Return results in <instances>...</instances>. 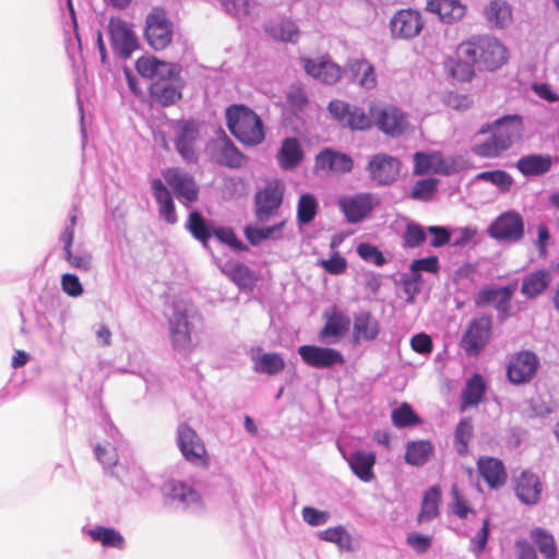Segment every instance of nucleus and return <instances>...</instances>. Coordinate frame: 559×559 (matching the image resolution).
<instances>
[{
  "label": "nucleus",
  "mask_w": 559,
  "mask_h": 559,
  "mask_svg": "<svg viewBox=\"0 0 559 559\" xmlns=\"http://www.w3.org/2000/svg\"><path fill=\"white\" fill-rule=\"evenodd\" d=\"M165 316L173 350L188 359L198 346L195 335L202 324V316L190 301L183 299L174 301Z\"/></svg>",
  "instance_id": "1"
},
{
  "label": "nucleus",
  "mask_w": 559,
  "mask_h": 559,
  "mask_svg": "<svg viewBox=\"0 0 559 559\" xmlns=\"http://www.w3.org/2000/svg\"><path fill=\"white\" fill-rule=\"evenodd\" d=\"M523 131L522 118L509 115L485 124L479 134L490 132L491 136L483 143L476 144L473 152L480 157L493 158L507 151L513 142L521 138Z\"/></svg>",
  "instance_id": "2"
},
{
  "label": "nucleus",
  "mask_w": 559,
  "mask_h": 559,
  "mask_svg": "<svg viewBox=\"0 0 559 559\" xmlns=\"http://www.w3.org/2000/svg\"><path fill=\"white\" fill-rule=\"evenodd\" d=\"M460 55L476 61L480 70H496L508 61L503 44L488 35L473 36L460 44Z\"/></svg>",
  "instance_id": "3"
},
{
  "label": "nucleus",
  "mask_w": 559,
  "mask_h": 559,
  "mask_svg": "<svg viewBox=\"0 0 559 559\" xmlns=\"http://www.w3.org/2000/svg\"><path fill=\"white\" fill-rule=\"evenodd\" d=\"M227 127L246 145H257L264 139V129L259 116L242 105H233L226 110Z\"/></svg>",
  "instance_id": "4"
},
{
  "label": "nucleus",
  "mask_w": 559,
  "mask_h": 559,
  "mask_svg": "<svg viewBox=\"0 0 559 559\" xmlns=\"http://www.w3.org/2000/svg\"><path fill=\"white\" fill-rule=\"evenodd\" d=\"M328 109L340 124L353 131H365L374 127L373 102L366 110L344 100L334 99L329 103Z\"/></svg>",
  "instance_id": "5"
},
{
  "label": "nucleus",
  "mask_w": 559,
  "mask_h": 559,
  "mask_svg": "<svg viewBox=\"0 0 559 559\" xmlns=\"http://www.w3.org/2000/svg\"><path fill=\"white\" fill-rule=\"evenodd\" d=\"M413 173L417 176L430 173L449 176L461 171L464 167L462 157H444L440 152H416L413 156Z\"/></svg>",
  "instance_id": "6"
},
{
  "label": "nucleus",
  "mask_w": 559,
  "mask_h": 559,
  "mask_svg": "<svg viewBox=\"0 0 559 559\" xmlns=\"http://www.w3.org/2000/svg\"><path fill=\"white\" fill-rule=\"evenodd\" d=\"M524 219L515 210L501 213L487 228L488 236L500 242H518L524 237Z\"/></svg>",
  "instance_id": "7"
},
{
  "label": "nucleus",
  "mask_w": 559,
  "mask_h": 559,
  "mask_svg": "<svg viewBox=\"0 0 559 559\" xmlns=\"http://www.w3.org/2000/svg\"><path fill=\"white\" fill-rule=\"evenodd\" d=\"M110 46L116 56L128 59L139 48L138 36L133 27L120 17H111L108 23Z\"/></svg>",
  "instance_id": "8"
},
{
  "label": "nucleus",
  "mask_w": 559,
  "mask_h": 559,
  "mask_svg": "<svg viewBox=\"0 0 559 559\" xmlns=\"http://www.w3.org/2000/svg\"><path fill=\"white\" fill-rule=\"evenodd\" d=\"M492 331V320L487 314L472 319L464 332L461 346L468 356H477L486 347Z\"/></svg>",
  "instance_id": "9"
},
{
  "label": "nucleus",
  "mask_w": 559,
  "mask_h": 559,
  "mask_svg": "<svg viewBox=\"0 0 559 559\" xmlns=\"http://www.w3.org/2000/svg\"><path fill=\"white\" fill-rule=\"evenodd\" d=\"M145 38L155 50L166 48L173 38V25L162 8H153L146 16Z\"/></svg>",
  "instance_id": "10"
},
{
  "label": "nucleus",
  "mask_w": 559,
  "mask_h": 559,
  "mask_svg": "<svg viewBox=\"0 0 559 559\" xmlns=\"http://www.w3.org/2000/svg\"><path fill=\"white\" fill-rule=\"evenodd\" d=\"M380 204L371 192H360L340 198L338 207L349 224H357L367 218Z\"/></svg>",
  "instance_id": "11"
},
{
  "label": "nucleus",
  "mask_w": 559,
  "mask_h": 559,
  "mask_svg": "<svg viewBox=\"0 0 559 559\" xmlns=\"http://www.w3.org/2000/svg\"><path fill=\"white\" fill-rule=\"evenodd\" d=\"M389 26L392 38L411 40L421 33L425 21L419 11L401 9L393 14Z\"/></svg>",
  "instance_id": "12"
},
{
  "label": "nucleus",
  "mask_w": 559,
  "mask_h": 559,
  "mask_svg": "<svg viewBox=\"0 0 559 559\" xmlns=\"http://www.w3.org/2000/svg\"><path fill=\"white\" fill-rule=\"evenodd\" d=\"M374 127L384 134L400 136L408 126L406 115L399 108L373 102Z\"/></svg>",
  "instance_id": "13"
},
{
  "label": "nucleus",
  "mask_w": 559,
  "mask_h": 559,
  "mask_svg": "<svg viewBox=\"0 0 559 559\" xmlns=\"http://www.w3.org/2000/svg\"><path fill=\"white\" fill-rule=\"evenodd\" d=\"M324 325L318 333V338L324 344H336L348 332L350 318L336 305L329 307L322 314Z\"/></svg>",
  "instance_id": "14"
},
{
  "label": "nucleus",
  "mask_w": 559,
  "mask_h": 559,
  "mask_svg": "<svg viewBox=\"0 0 559 559\" xmlns=\"http://www.w3.org/2000/svg\"><path fill=\"white\" fill-rule=\"evenodd\" d=\"M402 162L392 155L378 153L369 159L366 169L369 178L379 186H390L400 176Z\"/></svg>",
  "instance_id": "15"
},
{
  "label": "nucleus",
  "mask_w": 559,
  "mask_h": 559,
  "mask_svg": "<svg viewBox=\"0 0 559 559\" xmlns=\"http://www.w3.org/2000/svg\"><path fill=\"white\" fill-rule=\"evenodd\" d=\"M177 444L188 462L201 466L207 465L205 445L197 432L187 424H180L177 428Z\"/></svg>",
  "instance_id": "16"
},
{
  "label": "nucleus",
  "mask_w": 559,
  "mask_h": 559,
  "mask_svg": "<svg viewBox=\"0 0 559 559\" xmlns=\"http://www.w3.org/2000/svg\"><path fill=\"white\" fill-rule=\"evenodd\" d=\"M176 151L186 162L197 160L195 144L199 140L198 124L192 120L174 122Z\"/></svg>",
  "instance_id": "17"
},
{
  "label": "nucleus",
  "mask_w": 559,
  "mask_h": 559,
  "mask_svg": "<svg viewBox=\"0 0 559 559\" xmlns=\"http://www.w3.org/2000/svg\"><path fill=\"white\" fill-rule=\"evenodd\" d=\"M298 354L307 366L317 369H326L345 364L344 355L332 347L301 345L298 348Z\"/></svg>",
  "instance_id": "18"
},
{
  "label": "nucleus",
  "mask_w": 559,
  "mask_h": 559,
  "mask_svg": "<svg viewBox=\"0 0 559 559\" xmlns=\"http://www.w3.org/2000/svg\"><path fill=\"white\" fill-rule=\"evenodd\" d=\"M539 361L531 350L516 353L509 362L507 376L511 383L523 384L530 382L537 372Z\"/></svg>",
  "instance_id": "19"
},
{
  "label": "nucleus",
  "mask_w": 559,
  "mask_h": 559,
  "mask_svg": "<svg viewBox=\"0 0 559 559\" xmlns=\"http://www.w3.org/2000/svg\"><path fill=\"white\" fill-rule=\"evenodd\" d=\"M163 177L180 202L187 205L197 201L199 188L190 174L180 168H168Z\"/></svg>",
  "instance_id": "20"
},
{
  "label": "nucleus",
  "mask_w": 559,
  "mask_h": 559,
  "mask_svg": "<svg viewBox=\"0 0 559 559\" xmlns=\"http://www.w3.org/2000/svg\"><path fill=\"white\" fill-rule=\"evenodd\" d=\"M165 497L185 509L197 510L201 507V497L190 485L185 481L170 479L163 485Z\"/></svg>",
  "instance_id": "21"
},
{
  "label": "nucleus",
  "mask_w": 559,
  "mask_h": 559,
  "mask_svg": "<svg viewBox=\"0 0 559 559\" xmlns=\"http://www.w3.org/2000/svg\"><path fill=\"white\" fill-rule=\"evenodd\" d=\"M302 67L307 74L325 84H334L342 76V69L333 62L329 56H322L318 59H301Z\"/></svg>",
  "instance_id": "22"
},
{
  "label": "nucleus",
  "mask_w": 559,
  "mask_h": 559,
  "mask_svg": "<svg viewBox=\"0 0 559 559\" xmlns=\"http://www.w3.org/2000/svg\"><path fill=\"white\" fill-rule=\"evenodd\" d=\"M381 332L380 322L369 311H361L354 316L352 337L355 344L372 342Z\"/></svg>",
  "instance_id": "23"
},
{
  "label": "nucleus",
  "mask_w": 559,
  "mask_h": 559,
  "mask_svg": "<svg viewBox=\"0 0 559 559\" xmlns=\"http://www.w3.org/2000/svg\"><path fill=\"white\" fill-rule=\"evenodd\" d=\"M477 471L491 489H498L507 483L504 465L496 457L480 456L477 461Z\"/></svg>",
  "instance_id": "24"
},
{
  "label": "nucleus",
  "mask_w": 559,
  "mask_h": 559,
  "mask_svg": "<svg viewBox=\"0 0 559 559\" xmlns=\"http://www.w3.org/2000/svg\"><path fill=\"white\" fill-rule=\"evenodd\" d=\"M257 218L263 223L280 206V182L267 183L264 189L260 190L255 195Z\"/></svg>",
  "instance_id": "25"
},
{
  "label": "nucleus",
  "mask_w": 559,
  "mask_h": 559,
  "mask_svg": "<svg viewBox=\"0 0 559 559\" xmlns=\"http://www.w3.org/2000/svg\"><path fill=\"white\" fill-rule=\"evenodd\" d=\"M486 22L495 28H506L513 21L512 7L507 0H490L483 8Z\"/></svg>",
  "instance_id": "26"
},
{
  "label": "nucleus",
  "mask_w": 559,
  "mask_h": 559,
  "mask_svg": "<svg viewBox=\"0 0 559 559\" xmlns=\"http://www.w3.org/2000/svg\"><path fill=\"white\" fill-rule=\"evenodd\" d=\"M475 66L476 61L460 55V45L456 47L454 56L444 60V69L448 74L459 82L471 81L475 76Z\"/></svg>",
  "instance_id": "27"
},
{
  "label": "nucleus",
  "mask_w": 559,
  "mask_h": 559,
  "mask_svg": "<svg viewBox=\"0 0 559 559\" xmlns=\"http://www.w3.org/2000/svg\"><path fill=\"white\" fill-rule=\"evenodd\" d=\"M516 497L525 504H536L540 499L542 484L537 475L522 472L515 483Z\"/></svg>",
  "instance_id": "28"
},
{
  "label": "nucleus",
  "mask_w": 559,
  "mask_h": 559,
  "mask_svg": "<svg viewBox=\"0 0 559 559\" xmlns=\"http://www.w3.org/2000/svg\"><path fill=\"white\" fill-rule=\"evenodd\" d=\"M352 81L359 87L370 91L377 87L378 78L374 66L367 59H355L348 63Z\"/></svg>",
  "instance_id": "29"
},
{
  "label": "nucleus",
  "mask_w": 559,
  "mask_h": 559,
  "mask_svg": "<svg viewBox=\"0 0 559 559\" xmlns=\"http://www.w3.org/2000/svg\"><path fill=\"white\" fill-rule=\"evenodd\" d=\"M486 389L487 383L481 374L474 373L468 378L461 393L460 411L464 412L468 407L477 406L483 401Z\"/></svg>",
  "instance_id": "30"
},
{
  "label": "nucleus",
  "mask_w": 559,
  "mask_h": 559,
  "mask_svg": "<svg viewBox=\"0 0 559 559\" xmlns=\"http://www.w3.org/2000/svg\"><path fill=\"white\" fill-rule=\"evenodd\" d=\"M83 532L94 543H98L105 548H115L118 550H123L126 548L124 537L114 527L96 525L91 528H84Z\"/></svg>",
  "instance_id": "31"
},
{
  "label": "nucleus",
  "mask_w": 559,
  "mask_h": 559,
  "mask_svg": "<svg viewBox=\"0 0 559 559\" xmlns=\"http://www.w3.org/2000/svg\"><path fill=\"white\" fill-rule=\"evenodd\" d=\"M153 195L158 204L159 215L168 223H177V214L173 197L160 179H153L151 182Z\"/></svg>",
  "instance_id": "32"
},
{
  "label": "nucleus",
  "mask_w": 559,
  "mask_h": 559,
  "mask_svg": "<svg viewBox=\"0 0 559 559\" xmlns=\"http://www.w3.org/2000/svg\"><path fill=\"white\" fill-rule=\"evenodd\" d=\"M152 98L162 106H170L181 98L178 80H156L151 84Z\"/></svg>",
  "instance_id": "33"
},
{
  "label": "nucleus",
  "mask_w": 559,
  "mask_h": 559,
  "mask_svg": "<svg viewBox=\"0 0 559 559\" xmlns=\"http://www.w3.org/2000/svg\"><path fill=\"white\" fill-rule=\"evenodd\" d=\"M427 10L438 14L441 21L452 23L465 15L466 8L460 0H429Z\"/></svg>",
  "instance_id": "34"
},
{
  "label": "nucleus",
  "mask_w": 559,
  "mask_h": 559,
  "mask_svg": "<svg viewBox=\"0 0 559 559\" xmlns=\"http://www.w3.org/2000/svg\"><path fill=\"white\" fill-rule=\"evenodd\" d=\"M353 473L362 481L369 483L374 478L373 466L376 454L362 450L355 451L347 460Z\"/></svg>",
  "instance_id": "35"
},
{
  "label": "nucleus",
  "mask_w": 559,
  "mask_h": 559,
  "mask_svg": "<svg viewBox=\"0 0 559 559\" xmlns=\"http://www.w3.org/2000/svg\"><path fill=\"white\" fill-rule=\"evenodd\" d=\"M552 157L549 155L531 154L516 162V168L524 176H540L552 167Z\"/></svg>",
  "instance_id": "36"
},
{
  "label": "nucleus",
  "mask_w": 559,
  "mask_h": 559,
  "mask_svg": "<svg viewBox=\"0 0 559 559\" xmlns=\"http://www.w3.org/2000/svg\"><path fill=\"white\" fill-rule=\"evenodd\" d=\"M305 152L297 138H288L282 142V169L293 170L304 160Z\"/></svg>",
  "instance_id": "37"
},
{
  "label": "nucleus",
  "mask_w": 559,
  "mask_h": 559,
  "mask_svg": "<svg viewBox=\"0 0 559 559\" xmlns=\"http://www.w3.org/2000/svg\"><path fill=\"white\" fill-rule=\"evenodd\" d=\"M441 500V490L439 486L430 487L425 493L417 515V523L430 522L439 515V502Z\"/></svg>",
  "instance_id": "38"
},
{
  "label": "nucleus",
  "mask_w": 559,
  "mask_h": 559,
  "mask_svg": "<svg viewBox=\"0 0 559 559\" xmlns=\"http://www.w3.org/2000/svg\"><path fill=\"white\" fill-rule=\"evenodd\" d=\"M551 275L546 270H537L523 278L521 292L527 298L542 294L550 284Z\"/></svg>",
  "instance_id": "39"
},
{
  "label": "nucleus",
  "mask_w": 559,
  "mask_h": 559,
  "mask_svg": "<svg viewBox=\"0 0 559 559\" xmlns=\"http://www.w3.org/2000/svg\"><path fill=\"white\" fill-rule=\"evenodd\" d=\"M433 454V445L429 440L409 441L406 445L405 462L420 466Z\"/></svg>",
  "instance_id": "40"
},
{
  "label": "nucleus",
  "mask_w": 559,
  "mask_h": 559,
  "mask_svg": "<svg viewBox=\"0 0 559 559\" xmlns=\"http://www.w3.org/2000/svg\"><path fill=\"white\" fill-rule=\"evenodd\" d=\"M253 369L258 373L273 374L280 370V356L277 354L263 353L260 347L250 350Z\"/></svg>",
  "instance_id": "41"
},
{
  "label": "nucleus",
  "mask_w": 559,
  "mask_h": 559,
  "mask_svg": "<svg viewBox=\"0 0 559 559\" xmlns=\"http://www.w3.org/2000/svg\"><path fill=\"white\" fill-rule=\"evenodd\" d=\"M530 536L545 559H557V545L550 533L537 527L531 531Z\"/></svg>",
  "instance_id": "42"
},
{
  "label": "nucleus",
  "mask_w": 559,
  "mask_h": 559,
  "mask_svg": "<svg viewBox=\"0 0 559 559\" xmlns=\"http://www.w3.org/2000/svg\"><path fill=\"white\" fill-rule=\"evenodd\" d=\"M285 97L286 106L294 115L305 112L309 106L308 94L300 83L288 86Z\"/></svg>",
  "instance_id": "43"
},
{
  "label": "nucleus",
  "mask_w": 559,
  "mask_h": 559,
  "mask_svg": "<svg viewBox=\"0 0 559 559\" xmlns=\"http://www.w3.org/2000/svg\"><path fill=\"white\" fill-rule=\"evenodd\" d=\"M474 436V425L471 417L462 418L455 427L454 447L460 455H466L468 444Z\"/></svg>",
  "instance_id": "44"
},
{
  "label": "nucleus",
  "mask_w": 559,
  "mask_h": 559,
  "mask_svg": "<svg viewBox=\"0 0 559 559\" xmlns=\"http://www.w3.org/2000/svg\"><path fill=\"white\" fill-rule=\"evenodd\" d=\"M94 452L98 462L104 466V468L108 469L118 467V454L116 448L111 447L110 444L106 447L96 445ZM112 474L120 478L123 483L133 486V483L128 477H126V475L121 474L119 468L112 472Z\"/></svg>",
  "instance_id": "45"
},
{
  "label": "nucleus",
  "mask_w": 559,
  "mask_h": 559,
  "mask_svg": "<svg viewBox=\"0 0 559 559\" xmlns=\"http://www.w3.org/2000/svg\"><path fill=\"white\" fill-rule=\"evenodd\" d=\"M320 539L336 544L341 550L352 551L353 539L349 533L341 525L329 527L318 533Z\"/></svg>",
  "instance_id": "46"
},
{
  "label": "nucleus",
  "mask_w": 559,
  "mask_h": 559,
  "mask_svg": "<svg viewBox=\"0 0 559 559\" xmlns=\"http://www.w3.org/2000/svg\"><path fill=\"white\" fill-rule=\"evenodd\" d=\"M394 427L405 428L421 424L420 417L415 413L411 404L404 402L391 413Z\"/></svg>",
  "instance_id": "47"
},
{
  "label": "nucleus",
  "mask_w": 559,
  "mask_h": 559,
  "mask_svg": "<svg viewBox=\"0 0 559 559\" xmlns=\"http://www.w3.org/2000/svg\"><path fill=\"white\" fill-rule=\"evenodd\" d=\"M515 290V286H504L500 288H483L478 292L475 297V304L477 307H483L490 304H496L498 295H502L503 301H510Z\"/></svg>",
  "instance_id": "48"
},
{
  "label": "nucleus",
  "mask_w": 559,
  "mask_h": 559,
  "mask_svg": "<svg viewBox=\"0 0 559 559\" xmlns=\"http://www.w3.org/2000/svg\"><path fill=\"white\" fill-rule=\"evenodd\" d=\"M475 178L480 181L490 182L501 192H509L513 185V178L507 171L501 169L481 171L477 174Z\"/></svg>",
  "instance_id": "49"
},
{
  "label": "nucleus",
  "mask_w": 559,
  "mask_h": 559,
  "mask_svg": "<svg viewBox=\"0 0 559 559\" xmlns=\"http://www.w3.org/2000/svg\"><path fill=\"white\" fill-rule=\"evenodd\" d=\"M63 259L68 264L82 272H88L93 267V255L86 250L74 252L72 248L63 250Z\"/></svg>",
  "instance_id": "50"
},
{
  "label": "nucleus",
  "mask_w": 559,
  "mask_h": 559,
  "mask_svg": "<svg viewBox=\"0 0 559 559\" xmlns=\"http://www.w3.org/2000/svg\"><path fill=\"white\" fill-rule=\"evenodd\" d=\"M318 202L312 194L306 193L299 198L297 218L301 224L310 223L317 215Z\"/></svg>",
  "instance_id": "51"
},
{
  "label": "nucleus",
  "mask_w": 559,
  "mask_h": 559,
  "mask_svg": "<svg viewBox=\"0 0 559 559\" xmlns=\"http://www.w3.org/2000/svg\"><path fill=\"white\" fill-rule=\"evenodd\" d=\"M221 164L231 168L240 167L243 163V155L230 140H225L218 154Z\"/></svg>",
  "instance_id": "52"
},
{
  "label": "nucleus",
  "mask_w": 559,
  "mask_h": 559,
  "mask_svg": "<svg viewBox=\"0 0 559 559\" xmlns=\"http://www.w3.org/2000/svg\"><path fill=\"white\" fill-rule=\"evenodd\" d=\"M187 227L194 238L202 241L203 245L206 246L207 240L212 236V230H210L205 221L198 212H192L189 215Z\"/></svg>",
  "instance_id": "53"
},
{
  "label": "nucleus",
  "mask_w": 559,
  "mask_h": 559,
  "mask_svg": "<svg viewBox=\"0 0 559 559\" xmlns=\"http://www.w3.org/2000/svg\"><path fill=\"white\" fill-rule=\"evenodd\" d=\"M439 180L436 178L421 179L415 182L411 191L414 200L429 201L433 198Z\"/></svg>",
  "instance_id": "54"
},
{
  "label": "nucleus",
  "mask_w": 559,
  "mask_h": 559,
  "mask_svg": "<svg viewBox=\"0 0 559 559\" xmlns=\"http://www.w3.org/2000/svg\"><path fill=\"white\" fill-rule=\"evenodd\" d=\"M427 230L416 223H408L403 235V246L405 248H416L425 242Z\"/></svg>",
  "instance_id": "55"
},
{
  "label": "nucleus",
  "mask_w": 559,
  "mask_h": 559,
  "mask_svg": "<svg viewBox=\"0 0 559 559\" xmlns=\"http://www.w3.org/2000/svg\"><path fill=\"white\" fill-rule=\"evenodd\" d=\"M212 235L221 242L228 245L235 251H245L247 246L243 245L229 227H216L212 229Z\"/></svg>",
  "instance_id": "56"
},
{
  "label": "nucleus",
  "mask_w": 559,
  "mask_h": 559,
  "mask_svg": "<svg viewBox=\"0 0 559 559\" xmlns=\"http://www.w3.org/2000/svg\"><path fill=\"white\" fill-rule=\"evenodd\" d=\"M223 10L236 17H241L250 13L252 3L250 0H218Z\"/></svg>",
  "instance_id": "57"
},
{
  "label": "nucleus",
  "mask_w": 559,
  "mask_h": 559,
  "mask_svg": "<svg viewBox=\"0 0 559 559\" xmlns=\"http://www.w3.org/2000/svg\"><path fill=\"white\" fill-rule=\"evenodd\" d=\"M225 272L240 287H246L251 282L250 270L241 263L226 265Z\"/></svg>",
  "instance_id": "58"
},
{
  "label": "nucleus",
  "mask_w": 559,
  "mask_h": 559,
  "mask_svg": "<svg viewBox=\"0 0 559 559\" xmlns=\"http://www.w3.org/2000/svg\"><path fill=\"white\" fill-rule=\"evenodd\" d=\"M277 228L276 225L271 227H259L257 225H248L245 228V236L252 246H258L262 241L270 238L271 234Z\"/></svg>",
  "instance_id": "59"
},
{
  "label": "nucleus",
  "mask_w": 559,
  "mask_h": 559,
  "mask_svg": "<svg viewBox=\"0 0 559 559\" xmlns=\"http://www.w3.org/2000/svg\"><path fill=\"white\" fill-rule=\"evenodd\" d=\"M60 285L62 292L72 298H78L84 293L83 285L79 277L72 273L63 274L60 280Z\"/></svg>",
  "instance_id": "60"
},
{
  "label": "nucleus",
  "mask_w": 559,
  "mask_h": 559,
  "mask_svg": "<svg viewBox=\"0 0 559 559\" xmlns=\"http://www.w3.org/2000/svg\"><path fill=\"white\" fill-rule=\"evenodd\" d=\"M357 253L361 259L370 261L377 266H382L386 262L383 253L376 246L367 242L358 245Z\"/></svg>",
  "instance_id": "61"
},
{
  "label": "nucleus",
  "mask_w": 559,
  "mask_h": 559,
  "mask_svg": "<svg viewBox=\"0 0 559 559\" xmlns=\"http://www.w3.org/2000/svg\"><path fill=\"white\" fill-rule=\"evenodd\" d=\"M451 496L453 498V502L451 504L452 512L461 519H465L468 513L474 512L472 508H469L467 500L460 491L456 485H453L451 488Z\"/></svg>",
  "instance_id": "62"
},
{
  "label": "nucleus",
  "mask_w": 559,
  "mask_h": 559,
  "mask_svg": "<svg viewBox=\"0 0 559 559\" xmlns=\"http://www.w3.org/2000/svg\"><path fill=\"white\" fill-rule=\"evenodd\" d=\"M440 270L439 259L437 255L414 260L411 264L412 273L420 277V272L437 274Z\"/></svg>",
  "instance_id": "63"
},
{
  "label": "nucleus",
  "mask_w": 559,
  "mask_h": 559,
  "mask_svg": "<svg viewBox=\"0 0 559 559\" xmlns=\"http://www.w3.org/2000/svg\"><path fill=\"white\" fill-rule=\"evenodd\" d=\"M321 266L332 275L343 274L347 269L346 259L335 251L330 259L322 260Z\"/></svg>",
  "instance_id": "64"
}]
</instances>
